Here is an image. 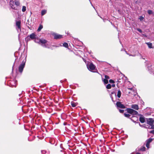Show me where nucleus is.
Masks as SVG:
<instances>
[{"label": "nucleus", "instance_id": "obj_7", "mask_svg": "<svg viewBox=\"0 0 154 154\" xmlns=\"http://www.w3.org/2000/svg\"><path fill=\"white\" fill-rule=\"evenodd\" d=\"M116 105L118 107L122 109H124L125 108V106L122 104L120 102H117L116 103Z\"/></svg>", "mask_w": 154, "mask_h": 154}, {"label": "nucleus", "instance_id": "obj_22", "mask_svg": "<svg viewBox=\"0 0 154 154\" xmlns=\"http://www.w3.org/2000/svg\"><path fill=\"white\" fill-rule=\"evenodd\" d=\"M63 46L66 48H67L68 47V45L67 43L66 42H64L63 44Z\"/></svg>", "mask_w": 154, "mask_h": 154}, {"label": "nucleus", "instance_id": "obj_15", "mask_svg": "<svg viewBox=\"0 0 154 154\" xmlns=\"http://www.w3.org/2000/svg\"><path fill=\"white\" fill-rule=\"evenodd\" d=\"M121 94V91L120 90H119L117 92V97L119 98L120 97Z\"/></svg>", "mask_w": 154, "mask_h": 154}, {"label": "nucleus", "instance_id": "obj_1", "mask_svg": "<svg viewBox=\"0 0 154 154\" xmlns=\"http://www.w3.org/2000/svg\"><path fill=\"white\" fill-rule=\"evenodd\" d=\"M10 6L13 9L17 10L19 8V2L18 1H16L14 2L12 1H10Z\"/></svg>", "mask_w": 154, "mask_h": 154}, {"label": "nucleus", "instance_id": "obj_40", "mask_svg": "<svg viewBox=\"0 0 154 154\" xmlns=\"http://www.w3.org/2000/svg\"><path fill=\"white\" fill-rule=\"evenodd\" d=\"M141 57L142 59H145V58H143L142 56H141Z\"/></svg>", "mask_w": 154, "mask_h": 154}, {"label": "nucleus", "instance_id": "obj_18", "mask_svg": "<svg viewBox=\"0 0 154 154\" xmlns=\"http://www.w3.org/2000/svg\"><path fill=\"white\" fill-rule=\"evenodd\" d=\"M152 140V139L149 138L146 141V143L149 144Z\"/></svg>", "mask_w": 154, "mask_h": 154}, {"label": "nucleus", "instance_id": "obj_9", "mask_svg": "<svg viewBox=\"0 0 154 154\" xmlns=\"http://www.w3.org/2000/svg\"><path fill=\"white\" fill-rule=\"evenodd\" d=\"M54 38L55 39H60L62 38V36L56 33H54L53 35Z\"/></svg>", "mask_w": 154, "mask_h": 154}, {"label": "nucleus", "instance_id": "obj_16", "mask_svg": "<svg viewBox=\"0 0 154 154\" xmlns=\"http://www.w3.org/2000/svg\"><path fill=\"white\" fill-rule=\"evenodd\" d=\"M11 83V84L13 86H15L16 85V81H14L13 82H12Z\"/></svg>", "mask_w": 154, "mask_h": 154}, {"label": "nucleus", "instance_id": "obj_5", "mask_svg": "<svg viewBox=\"0 0 154 154\" xmlns=\"http://www.w3.org/2000/svg\"><path fill=\"white\" fill-rule=\"evenodd\" d=\"M87 68L88 70L94 72L93 70L95 69V66L92 63H90L88 66L87 65Z\"/></svg>", "mask_w": 154, "mask_h": 154}, {"label": "nucleus", "instance_id": "obj_6", "mask_svg": "<svg viewBox=\"0 0 154 154\" xmlns=\"http://www.w3.org/2000/svg\"><path fill=\"white\" fill-rule=\"evenodd\" d=\"M35 42L38 43L39 44L40 43H42V45H41L45 44L47 43V40H46L45 39H40L39 40L38 42H37L36 41V40L35 39Z\"/></svg>", "mask_w": 154, "mask_h": 154}, {"label": "nucleus", "instance_id": "obj_25", "mask_svg": "<svg viewBox=\"0 0 154 154\" xmlns=\"http://www.w3.org/2000/svg\"><path fill=\"white\" fill-rule=\"evenodd\" d=\"M146 149V148L145 147L143 146L140 149V150L142 151H145Z\"/></svg>", "mask_w": 154, "mask_h": 154}, {"label": "nucleus", "instance_id": "obj_33", "mask_svg": "<svg viewBox=\"0 0 154 154\" xmlns=\"http://www.w3.org/2000/svg\"><path fill=\"white\" fill-rule=\"evenodd\" d=\"M119 111L120 113H122L124 112V110L123 109H119Z\"/></svg>", "mask_w": 154, "mask_h": 154}, {"label": "nucleus", "instance_id": "obj_38", "mask_svg": "<svg viewBox=\"0 0 154 154\" xmlns=\"http://www.w3.org/2000/svg\"><path fill=\"white\" fill-rule=\"evenodd\" d=\"M128 89L131 90H133V88H128Z\"/></svg>", "mask_w": 154, "mask_h": 154}, {"label": "nucleus", "instance_id": "obj_26", "mask_svg": "<svg viewBox=\"0 0 154 154\" xmlns=\"http://www.w3.org/2000/svg\"><path fill=\"white\" fill-rule=\"evenodd\" d=\"M19 53L18 52H16L14 53V55L15 57H17V56H18Z\"/></svg>", "mask_w": 154, "mask_h": 154}, {"label": "nucleus", "instance_id": "obj_23", "mask_svg": "<svg viewBox=\"0 0 154 154\" xmlns=\"http://www.w3.org/2000/svg\"><path fill=\"white\" fill-rule=\"evenodd\" d=\"M111 88V85L110 84H108L106 86V88L107 89H109Z\"/></svg>", "mask_w": 154, "mask_h": 154}, {"label": "nucleus", "instance_id": "obj_41", "mask_svg": "<svg viewBox=\"0 0 154 154\" xmlns=\"http://www.w3.org/2000/svg\"><path fill=\"white\" fill-rule=\"evenodd\" d=\"M112 98V100L113 101V98Z\"/></svg>", "mask_w": 154, "mask_h": 154}, {"label": "nucleus", "instance_id": "obj_28", "mask_svg": "<svg viewBox=\"0 0 154 154\" xmlns=\"http://www.w3.org/2000/svg\"><path fill=\"white\" fill-rule=\"evenodd\" d=\"M124 116L125 117H129L130 116V115L128 114H124Z\"/></svg>", "mask_w": 154, "mask_h": 154}, {"label": "nucleus", "instance_id": "obj_34", "mask_svg": "<svg viewBox=\"0 0 154 154\" xmlns=\"http://www.w3.org/2000/svg\"><path fill=\"white\" fill-rule=\"evenodd\" d=\"M149 133L154 134V130L150 131L149 132Z\"/></svg>", "mask_w": 154, "mask_h": 154}, {"label": "nucleus", "instance_id": "obj_14", "mask_svg": "<svg viewBox=\"0 0 154 154\" xmlns=\"http://www.w3.org/2000/svg\"><path fill=\"white\" fill-rule=\"evenodd\" d=\"M139 120L140 122L142 123H143L145 121V119L143 117H140V118Z\"/></svg>", "mask_w": 154, "mask_h": 154}, {"label": "nucleus", "instance_id": "obj_30", "mask_svg": "<svg viewBox=\"0 0 154 154\" xmlns=\"http://www.w3.org/2000/svg\"><path fill=\"white\" fill-rule=\"evenodd\" d=\"M144 18V17H143L142 16H140L139 18V19L140 20V21H142V20H143V19Z\"/></svg>", "mask_w": 154, "mask_h": 154}, {"label": "nucleus", "instance_id": "obj_45", "mask_svg": "<svg viewBox=\"0 0 154 154\" xmlns=\"http://www.w3.org/2000/svg\"><path fill=\"white\" fill-rule=\"evenodd\" d=\"M59 46H56V47H58Z\"/></svg>", "mask_w": 154, "mask_h": 154}, {"label": "nucleus", "instance_id": "obj_3", "mask_svg": "<svg viewBox=\"0 0 154 154\" xmlns=\"http://www.w3.org/2000/svg\"><path fill=\"white\" fill-rule=\"evenodd\" d=\"M26 61V57L24 58L22 62V63L20 65V73H21L23 71L25 65V64Z\"/></svg>", "mask_w": 154, "mask_h": 154}, {"label": "nucleus", "instance_id": "obj_21", "mask_svg": "<svg viewBox=\"0 0 154 154\" xmlns=\"http://www.w3.org/2000/svg\"><path fill=\"white\" fill-rule=\"evenodd\" d=\"M102 80L105 84H107L108 83V81L107 79H102Z\"/></svg>", "mask_w": 154, "mask_h": 154}, {"label": "nucleus", "instance_id": "obj_24", "mask_svg": "<svg viewBox=\"0 0 154 154\" xmlns=\"http://www.w3.org/2000/svg\"><path fill=\"white\" fill-rule=\"evenodd\" d=\"M26 10V7L25 6H23L22 8V11L23 12H25Z\"/></svg>", "mask_w": 154, "mask_h": 154}, {"label": "nucleus", "instance_id": "obj_17", "mask_svg": "<svg viewBox=\"0 0 154 154\" xmlns=\"http://www.w3.org/2000/svg\"><path fill=\"white\" fill-rule=\"evenodd\" d=\"M71 105L72 107H75L77 105L76 103L73 102H71Z\"/></svg>", "mask_w": 154, "mask_h": 154}, {"label": "nucleus", "instance_id": "obj_39", "mask_svg": "<svg viewBox=\"0 0 154 154\" xmlns=\"http://www.w3.org/2000/svg\"><path fill=\"white\" fill-rule=\"evenodd\" d=\"M18 38L19 40V34L18 35Z\"/></svg>", "mask_w": 154, "mask_h": 154}, {"label": "nucleus", "instance_id": "obj_10", "mask_svg": "<svg viewBox=\"0 0 154 154\" xmlns=\"http://www.w3.org/2000/svg\"><path fill=\"white\" fill-rule=\"evenodd\" d=\"M42 46L44 47L48 48H50L51 47V45L49 43H46L45 44L42 45Z\"/></svg>", "mask_w": 154, "mask_h": 154}, {"label": "nucleus", "instance_id": "obj_31", "mask_svg": "<svg viewBox=\"0 0 154 154\" xmlns=\"http://www.w3.org/2000/svg\"><path fill=\"white\" fill-rule=\"evenodd\" d=\"M109 82L111 83H114V81L112 79H110L109 80Z\"/></svg>", "mask_w": 154, "mask_h": 154}, {"label": "nucleus", "instance_id": "obj_32", "mask_svg": "<svg viewBox=\"0 0 154 154\" xmlns=\"http://www.w3.org/2000/svg\"><path fill=\"white\" fill-rule=\"evenodd\" d=\"M146 146L148 148H149V144L146 143Z\"/></svg>", "mask_w": 154, "mask_h": 154}, {"label": "nucleus", "instance_id": "obj_43", "mask_svg": "<svg viewBox=\"0 0 154 154\" xmlns=\"http://www.w3.org/2000/svg\"><path fill=\"white\" fill-rule=\"evenodd\" d=\"M18 69L19 70V67H18Z\"/></svg>", "mask_w": 154, "mask_h": 154}, {"label": "nucleus", "instance_id": "obj_44", "mask_svg": "<svg viewBox=\"0 0 154 154\" xmlns=\"http://www.w3.org/2000/svg\"><path fill=\"white\" fill-rule=\"evenodd\" d=\"M22 108H23V106L22 107V110H23Z\"/></svg>", "mask_w": 154, "mask_h": 154}, {"label": "nucleus", "instance_id": "obj_11", "mask_svg": "<svg viewBox=\"0 0 154 154\" xmlns=\"http://www.w3.org/2000/svg\"><path fill=\"white\" fill-rule=\"evenodd\" d=\"M36 35L34 33H32V34H31L29 36V37H30V38L32 39L35 38L36 37Z\"/></svg>", "mask_w": 154, "mask_h": 154}, {"label": "nucleus", "instance_id": "obj_8", "mask_svg": "<svg viewBox=\"0 0 154 154\" xmlns=\"http://www.w3.org/2000/svg\"><path fill=\"white\" fill-rule=\"evenodd\" d=\"M147 122L148 124L151 126L152 125L153 123L154 120L150 118L147 120Z\"/></svg>", "mask_w": 154, "mask_h": 154}, {"label": "nucleus", "instance_id": "obj_35", "mask_svg": "<svg viewBox=\"0 0 154 154\" xmlns=\"http://www.w3.org/2000/svg\"><path fill=\"white\" fill-rule=\"evenodd\" d=\"M137 30L140 33L142 32L141 30L140 29H137Z\"/></svg>", "mask_w": 154, "mask_h": 154}, {"label": "nucleus", "instance_id": "obj_13", "mask_svg": "<svg viewBox=\"0 0 154 154\" xmlns=\"http://www.w3.org/2000/svg\"><path fill=\"white\" fill-rule=\"evenodd\" d=\"M146 44L147 45L148 47L149 48H152V43L150 42H146Z\"/></svg>", "mask_w": 154, "mask_h": 154}, {"label": "nucleus", "instance_id": "obj_42", "mask_svg": "<svg viewBox=\"0 0 154 154\" xmlns=\"http://www.w3.org/2000/svg\"><path fill=\"white\" fill-rule=\"evenodd\" d=\"M21 103V101H20V103Z\"/></svg>", "mask_w": 154, "mask_h": 154}, {"label": "nucleus", "instance_id": "obj_36", "mask_svg": "<svg viewBox=\"0 0 154 154\" xmlns=\"http://www.w3.org/2000/svg\"><path fill=\"white\" fill-rule=\"evenodd\" d=\"M151 129H154V125H151Z\"/></svg>", "mask_w": 154, "mask_h": 154}, {"label": "nucleus", "instance_id": "obj_12", "mask_svg": "<svg viewBox=\"0 0 154 154\" xmlns=\"http://www.w3.org/2000/svg\"><path fill=\"white\" fill-rule=\"evenodd\" d=\"M131 107L135 109L138 110L139 109L138 106L137 105L133 104L132 105Z\"/></svg>", "mask_w": 154, "mask_h": 154}, {"label": "nucleus", "instance_id": "obj_2", "mask_svg": "<svg viewBox=\"0 0 154 154\" xmlns=\"http://www.w3.org/2000/svg\"><path fill=\"white\" fill-rule=\"evenodd\" d=\"M19 15L18 13H17V14L16 15V19L15 21L16 22V29L17 31V32H19Z\"/></svg>", "mask_w": 154, "mask_h": 154}, {"label": "nucleus", "instance_id": "obj_4", "mask_svg": "<svg viewBox=\"0 0 154 154\" xmlns=\"http://www.w3.org/2000/svg\"><path fill=\"white\" fill-rule=\"evenodd\" d=\"M127 111L128 113L133 116L137 115L138 114V112L137 111L131 109H127Z\"/></svg>", "mask_w": 154, "mask_h": 154}, {"label": "nucleus", "instance_id": "obj_37", "mask_svg": "<svg viewBox=\"0 0 154 154\" xmlns=\"http://www.w3.org/2000/svg\"><path fill=\"white\" fill-rule=\"evenodd\" d=\"M115 86V85L114 84H112L111 85V87H114Z\"/></svg>", "mask_w": 154, "mask_h": 154}, {"label": "nucleus", "instance_id": "obj_29", "mask_svg": "<svg viewBox=\"0 0 154 154\" xmlns=\"http://www.w3.org/2000/svg\"><path fill=\"white\" fill-rule=\"evenodd\" d=\"M105 79H107V80L109 79V76L107 75H105Z\"/></svg>", "mask_w": 154, "mask_h": 154}, {"label": "nucleus", "instance_id": "obj_19", "mask_svg": "<svg viewBox=\"0 0 154 154\" xmlns=\"http://www.w3.org/2000/svg\"><path fill=\"white\" fill-rule=\"evenodd\" d=\"M47 12V11L46 10H43L41 12V15L42 16H43L45 15Z\"/></svg>", "mask_w": 154, "mask_h": 154}, {"label": "nucleus", "instance_id": "obj_27", "mask_svg": "<svg viewBox=\"0 0 154 154\" xmlns=\"http://www.w3.org/2000/svg\"><path fill=\"white\" fill-rule=\"evenodd\" d=\"M148 13L149 14H151L153 13L152 11L151 10H148Z\"/></svg>", "mask_w": 154, "mask_h": 154}, {"label": "nucleus", "instance_id": "obj_20", "mask_svg": "<svg viewBox=\"0 0 154 154\" xmlns=\"http://www.w3.org/2000/svg\"><path fill=\"white\" fill-rule=\"evenodd\" d=\"M43 28V26L42 25H40L38 29H37L38 31H40L41 29Z\"/></svg>", "mask_w": 154, "mask_h": 154}]
</instances>
